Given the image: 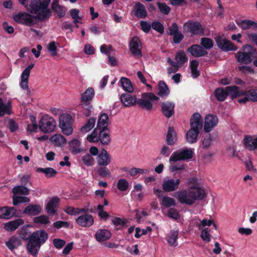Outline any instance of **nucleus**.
<instances>
[{"label":"nucleus","instance_id":"44","mask_svg":"<svg viewBox=\"0 0 257 257\" xmlns=\"http://www.w3.org/2000/svg\"><path fill=\"white\" fill-rule=\"evenodd\" d=\"M200 44L203 49H210L213 46V42L212 39L209 38L203 37L201 39Z\"/></svg>","mask_w":257,"mask_h":257},{"label":"nucleus","instance_id":"57","mask_svg":"<svg viewBox=\"0 0 257 257\" xmlns=\"http://www.w3.org/2000/svg\"><path fill=\"white\" fill-rule=\"evenodd\" d=\"M27 13L20 12L17 14L13 15V19L17 23L24 25L25 15Z\"/></svg>","mask_w":257,"mask_h":257},{"label":"nucleus","instance_id":"25","mask_svg":"<svg viewBox=\"0 0 257 257\" xmlns=\"http://www.w3.org/2000/svg\"><path fill=\"white\" fill-rule=\"evenodd\" d=\"M42 208L40 205L30 204L23 211L25 214L29 216H35L42 212Z\"/></svg>","mask_w":257,"mask_h":257},{"label":"nucleus","instance_id":"31","mask_svg":"<svg viewBox=\"0 0 257 257\" xmlns=\"http://www.w3.org/2000/svg\"><path fill=\"white\" fill-rule=\"evenodd\" d=\"M236 23L243 30H248L251 28L257 29V23L251 20H241L236 21Z\"/></svg>","mask_w":257,"mask_h":257},{"label":"nucleus","instance_id":"46","mask_svg":"<svg viewBox=\"0 0 257 257\" xmlns=\"http://www.w3.org/2000/svg\"><path fill=\"white\" fill-rule=\"evenodd\" d=\"M82 161L86 166H92L94 164L95 160L90 154H86L82 157Z\"/></svg>","mask_w":257,"mask_h":257},{"label":"nucleus","instance_id":"19","mask_svg":"<svg viewBox=\"0 0 257 257\" xmlns=\"http://www.w3.org/2000/svg\"><path fill=\"white\" fill-rule=\"evenodd\" d=\"M16 209L14 207L4 206L0 208V219H10L16 215Z\"/></svg>","mask_w":257,"mask_h":257},{"label":"nucleus","instance_id":"18","mask_svg":"<svg viewBox=\"0 0 257 257\" xmlns=\"http://www.w3.org/2000/svg\"><path fill=\"white\" fill-rule=\"evenodd\" d=\"M97 166H107L111 162V157L107 151L103 149L96 158Z\"/></svg>","mask_w":257,"mask_h":257},{"label":"nucleus","instance_id":"35","mask_svg":"<svg viewBox=\"0 0 257 257\" xmlns=\"http://www.w3.org/2000/svg\"><path fill=\"white\" fill-rule=\"evenodd\" d=\"M158 89V95L162 98L167 97L170 94L169 87L164 81H160L159 82Z\"/></svg>","mask_w":257,"mask_h":257},{"label":"nucleus","instance_id":"16","mask_svg":"<svg viewBox=\"0 0 257 257\" xmlns=\"http://www.w3.org/2000/svg\"><path fill=\"white\" fill-rule=\"evenodd\" d=\"M75 221L81 227H89L93 224L94 219L91 214H83L78 217Z\"/></svg>","mask_w":257,"mask_h":257},{"label":"nucleus","instance_id":"7","mask_svg":"<svg viewBox=\"0 0 257 257\" xmlns=\"http://www.w3.org/2000/svg\"><path fill=\"white\" fill-rule=\"evenodd\" d=\"M183 29L184 33L190 34L191 37L204 35V29L198 21L189 20L183 24Z\"/></svg>","mask_w":257,"mask_h":257},{"label":"nucleus","instance_id":"45","mask_svg":"<svg viewBox=\"0 0 257 257\" xmlns=\"http://www.w3.org/2000/svg\"><path fill=\"white\" fill-rule=\"evenodd\" d=\"M178 231L177 230H171L169 235H168L167 240L168 243L172 246L175 244L177 241L178 236Z\"/></svg>","mask_w":257,"mask_h":257},{"label":"nucleus","instance_id":"4","mask_svg":"<svg viewBox=\"0 0 257 257\" xmlns=\"http://www.w3.org/2000/svg\"><path fill=\"white\" fill-rule=\"evenodd\" d=\"M203 126V120L198 112L194 113L190 119L191 128L186 133L187 141L190 144H193L197 141L199 130Z\"/></svg>","mask_w":257,"mask_h":257},{"label":"nucleus","instance_id":"14","mask_svg":"<svg viewBox=\"0 0 257 257\" xmlns=\"http://www.w3.org/2000/svg\"><path fill=\"white\" fill-rule=\"evenodd\" d=\"M180 182V179L165 180L163 182L162 188L165 192H173L178 189Z\"/></svg>","mask_w":257,"mask_h":257},{"label":"nucleus","instance_id":"29","mask_svg":"<svg viewBox=\"0 0 257 257\" xmlns=\"http://www.w3.org/2000/svg\"><path fill=\"white\" fill-rule=\"evenodd\" d=\"M111 236L110 232L106 229L98 230L95 234L96 240L99 242L106 241L109 239Z\"/></svg>","mask_w":257,"mask_h":257},{"label":"nucleus","instance_id":"37","mask_svg":"<svg viewBox=\"0 0 257 257\" xmlns=\"http://www.w3.org/2000/svg\"><path fill=\"white\" fill-rule=\"evenodd\" d=\"M121 87L123 90L129 93L132 92L134 91V87L131 80L126 78L122 77L120 80Z\"/></svg>","mask_w":257,"mask_h":257},{"label":"nucleus","instance_id":"39","mask_svg":"<svg viewBox=\"0 0 257 257\" xmlns=\"http://www.w3.org/2000/svg\"><path fill=\"white\" fill-rule=\"evenodd\" d=\"M214 95L217 100L223 101L228 96V93L226 89L224 90L223 88L219 87L215 90Z\"/></svg>","mask_w":257,"mask_h":257},{"label":"nucleus","instance_id":"42","mask_svg":"<svg viewBox=\"0 0 257 257\" xmlns=\"http://www.w3.org/2000/svg\"><path fill=\"white\" fill-rule=\"evenodd\" d=\"M175 60L179 65V67L188 61V58L184 51H180L176 53Z\"/></svg>","mask_w":257,"mask_h":257},{"label":"nucleus","instance_id":"48","mask_svg":"<svg viewBox=\"0 0 257 257\" xmlns=\"http://www.w3.org/2000/svg\"><path fill=\"white\" fill-rule=\"evenodd\" d=\"M14 194H21L25 195L29 194V189L24 186H18L15 187L13 189Z\"/></svg>","mask_w":257,"mask_h":257},{"label":"nucleus","instance_id":"38","mask_svg":"<svg viewBox=\"0 0 257 257\" xmlns=\"http://www.w3.org/2000/svg\"><path fill=\"white\" fill-rule=\"evenodd\" d=\"M96 118L94 117H90L80 128V132L82 133H86L90 131L95 125Z\"/></svg>","mask_w":257,"mask_h":257},{"label":"nucleus","instance_id":"60","mask_svg":"<svg viewBox=\"0 0 257 257\" xmlns=\"http://www.w3.org/2000/svg\"><path fill=\"white\" fill-rule=\"evenodd\" d=\"M52 9L57 13L59 18H63L65 15L66 11L61 6H57Z\"/></svg>","mask_w":257,"mask_h":257},{"label":"nucleus","instance_id":"27","mask_svg":"<svg viewBox=\"0 0 257 257\" xmlns=\"http://www.w3.org/2000/svg\"><path fill=\"white\" fill-rule=\"evenodd\" d=\"M69 150L73 155H77L84 150L80 148L81 142L78 139H74L69 142Z\"/></svg>","mask_w":257,"mask_h":257},{"label":"nucleus","instance_id":"20","mask_svg":"<svg viewBox=\"0 0 257 257\" xmlns=\"http://www.w3.org/2000/svg\"><path fill=\"white\" fill-rule=\"evenodd\" d=\"M174 103L170 101L163 102L161 105L163 114L167 118H170L174 114Z\"/></svg>","mask_w":257,"mask_h":257},{"label":"nucleus","instance_id":"10","mask_svg":"<svg viewBox=\"0 0 257 257\" xmlns=\"http://www.w3.org/2000/svg\"><path fill=\"white\" fill-rule=\"evenodd\" d=\"M159 99V97L152 92H144L142 94V98L137 99V104L143 109L151 110L153 108V104L148 100L153 101Z\"/></svg>","mask_w":257,"mask_h":257},{"label":"nucleus","instance_id":"3","mask_svg":"<svg viewBox=\"0 0 257 257\" xmlns=\"http://www.w3.org/2000/svg\"><path fill=\"white\" fill-rule=\"evenodd\" d=\"M206 196L204 190L200 187H190L188 189L178 191L175 197L181 204L193 205L196 200H201Z\"/></svg>","mask_w":257,"mask_h":257},{"label":"nucleus","instance_id":"55","mask_svg":"<svg viewBox=\"0 0 257 257\" xmlns=\"http://www.w3.org/2000/svg\"><path fill=\"white\" fill-rule=\"evenodd\" d=\"M98 129L94 128L92 133L87 136V140L90 143H97L98 142Z\"/></svg>","mask_w":257,"mask_h":257},{"label":"nucleus","instance_id":"32","mask_svg":"<svg viewBox=\"0 0 257 257\" xmlns=\"http://www.w3.org/2000/svg\"><path fill=\"white\" fill-rule=\"evenodd\" d=\"M228 95H230L232 99L240 97L244 93L243 90H239L236 86H229L226 87Z\"/></svg>","mask_w":257,"mask_h":257},{"label":"nucleus","instance_id":"5","mask_svg":"<svg viewBox=\"0 0 257 257\" xmlns=\"http://www.w3.org/2000/svg\"><path fill=\"white\" fill-rule=\"evenodd\" d=\"M241 50L242 51H238L235 54L236 61L245 65L250 64L256 54V49L252 46L246 44L242 46Z\"/></svg>","mask_w":257,"mask_h":257},{"label":"nucleus","instance_id":"13","mask_svg":"<svg viewBox=\"0 0 257 257\" xmlns=\"http://www.w3.org/2000/svg\"><path fill=\"white\" fill-rule=\"evenodd\" d=\"M141 41L137 36H135L132 38L130 42V50L132 54L136 56L141 57L142 56L141 52V46L140 45Z\"/></svg>","mask_w":257,"mask_h":257},{"label":"nucleus","instance_id":"41","mask_svg":"<svg viewBox=\"0 0 257 257\" xmlns=\"http://www.w3.org/2000/svg\"><path fill=\"white\" fill-rule=\"evenodd\" d=\"M37 172L44 173L47 178L54 177L57 173V172L54 169L51 167H47L45 168H38L37 169Z\"/></svg>","mask_w":257,"mask_h":257},{"label":"nucleus","instance_id":"24","mask_svg":"<svg viewBox=\"0 0 257 257\" xmlns=\"http://www.w3.org/2000/svg\"><path fill=\"white\" fill-rule=\"evenodd\" d=\"M24 224V221L21 218H18L10 221L4 224V228L8 231L12 232L18 228L21 225Z\"/></svg>","mask_w":257,"mask_h":257},{"label":"nucleus","instance_id":"21","mask_svg":"<svg viewBox=\"0 0 257 257\" xmlns=\"http://www.w3.org/2000/svg\"><path fill=\"white\" fill-rule=\"evenodd\" d=\"M60 203V199L57 196L53 197L47 203L46 210L48 214L55 215L56 214V208Z\"/></svg>","mask_w":257,"mask_h":257},{"label":"nucleus","instance_id":"34","mask_svg":"<svg viewBox=\"0 0 257 257\" xmlns=\"http://www.w3.org/2000/svg\"><path fill=\"white\" fill-rule=\"evenodd\" d=\"M177 141L176 132L172 127H169L166 135V142L169 146H173Z\"/></svg>","mask_w":257,"mask_h":257},{"label":"nucleus","instance_id":"54","mask_svg":"<svg viewBox=\"0 0 257 257\" xmlns=\"http://www.w3.org/2000/svg\"><path fill=\"white\" fill-rule=\"evenodd\" d=\"M210 229L208 228L202 229L200 234V237L203 240L209 242L211 240V235L209 233Z\"/></svg>","mask_w":257,"mask_h":257},{"label":"nucleus","instance_id":"12","mask_svg":"<svg viewBox=\"0 0 257 257\" xmlns=\"http://www.w3.org/2000/svg\"><path fill=\"white\" fill-rule=\"evenodd\" d=\"M215 40L217 46L223 51H235L238 49V47L234 43L226 39H223L220 36H217Z\"/></svg>","mask_w":257,"mask_h":257},{"label":"nucleus","instance_id":"59","mask_svg":"<svg viewBox=\"0 0 257 257\" xmlns=\"http://www.w3.org/2000/svg\"><path fill=\"white\" fill-rule=\"evenodd\" d=\"M178 31L179 30L178 24L176 23H173L171 26L168 28L167 33L170 36H172Z\"/></svg>","mask_w":257,"mask_h":257},{"label":"nucleus","instance_id":"47","mask_svg":"<svg viewBox=\"0 0 257 257\" xmlns=\"http://www.w3.org/2000/svg\"><path fill=\"white\" fill-rule=\"evenodd\" d=\"M128 182L125 179L121 178L118 180L117 188L119 191L122 192L126 191L128 189Z\"/></svg>","mask_w":257,"mask_h":257},{"label":"nucleus","instance_id":"58","mask_svg":"<svg viewBox=\"0 0 257 257\" xmlns=\"http://www.w3.org/2000/svg\"><path fill=\"white\" fill-rule=\"evenodd\" d=\"M47 49L51 53V56H55L57 55V48L55 41H52L48 44Z\"/></svg>","mask_w":257,"mask_h":257},{"label":"nucleus","instance_id":"62","mask_svg":"<svg viewBox=\"0 0 257 257\" xmlns=\"http://www.w3.org/2000/svg\"><path fill=\"white\" fill-rule=\"evenodd\" d=\"M212 138L211 134H208L204 137L202 140V145L203 148H208L210 147Z\"/></svg>","mask_w":257,"mask_h":257},{"label":"nucleus","instance_id":"2","mask_svg":"<svg viewBox=\"0 0 257 257\" xmlns=\"http://www.w3.org/2000/svg\"><path fill=\"white\" fill-rule=\"evenodd\" d=\"M51 0H31L29 7L30 13L35 16L26 13L24 20V25L31 27L36 24L35 19L43 21L51 16V11L48 9Z\"/></svg>","mask_w":257,"mask_h":257},{"label":"nucleus","instance_id":"11","mask_svg":"<svg viewBox=\"0 0 257 257\" xmlns=\"http://www.w3.org/2000/svg\"><path fill=\"white\" fill-rule=\"evenodd\" d=\"M193 156V151L188 148H185L174 152L170 156L169 162H176L179 161L189 160L192 158Z\"/></svg>","mask_w":257,"mask_h":257},{"label":"nucleus","instance_id":"33","mask_svg":"<svg viewBox=\"0 0 257 257\" xmlns=\"http://www.w3.org/2000/svg\"><path fill=\"white\" fill-rule=\"evenodd\" d=\"M108 125V115L105 113H102L98 118V120L97 123V126L95 128H97L98 130L100 128H109Z\"/></svg>","mask_w":257,"mask_h":257},{"label":"nucleus","instance_id":"23","mask_svg":"<svg viewBox=\"0 0 257 257\" xmlns=\"http://www.w3.org/2000/svg\"><path fill=\"white\" fill-rule=\"evenodd\" d=\"M109 128H100L98 131V140L102 145H107L110 142Z\"/></svg>","mask_w":257,"mask_h":257},{"label":"nucleus","instance_id":"51","mask_svg":"<svg viewBox=\"0 0 257 257\" xmlns=\"http://www.w3.org/2000/svg\"><path fill=\"white\" fill-rule=\"evenodd\" d=\"M157 5L161 13L164 15H167L169 14L171 11V8L165 3L157 2Z\"/></svg>","mask_w":257,"mask_h":257},{"label":"nucleus","instance_id":"63","mask_svg":"<svg viewBox=\"0 0 257 257\" xmlns=\"http://www.w3.org/2000/svg\"><path fill=\"white\" fill-rule=\"evenodd\" d=\"M172 36H173V42L174 44H176L180 43L184 38L183 34L180 31H178V32L175 34L173 35Z\"/></svg>","mask_w":257,"mask_h":257},{"label":"nucleus","instance_id":"64","mask_svg":"<svg viewBox=\"0 0 257 257\" xmlns=\"http://www.w3.org/2000/svg\"><path fill=\"white\" fill-rule=\"evenodd\" d=\"M246 91L250 101H257V89H251Z\"/></svg>","mask_w":257,"mask_h":257},{"label":"nucleus","instance_id":"52","mask_svg":"<svg viewBox=\"0 0 257 257\" xmlns=\"http://www.w3.org/2000/svg\"><path fill=\"white\" fill-rule=\"evenodd\" d=\"M152 28L157 32L163 34L164 33V27L163 25L159 21H156L152 23Z\"/></svg>","mask_w":257,"mask_h":257},{"label":"nucleus","instance_id":"15","mask_svg":"<svg viewBox=\"0 0 257 257\" xmlns=\"http://www.w3.org/2000/svg\"><path fill=\"white\" fill-rule=\"evenodd\" d=\"M218 122V119L216 115L209 114L205 118L204 130L206 133H209L216 126Z\"/></svg>","mask_w":257,"mask_h":257},{"label":"nucleus","instance_id":"17","mask_svg":"<svg viewBox=\"0 0 257 257\" xmlns=\"http://www.w3.org/2000/svg\"><path fill=\"white\" fill-rule=\"evenodd\" d=\"M187 51L195 57H201L208 54V52L198 44L192 45L187 49Z\"/></svg>","mask_w":257,"mask_h":257},{"label":"nucleus","instance_id":"8","mask_svg":"<svg viewBox=\"0 0 257 257\" xmlns=\"http://www.w3.org/2000/svg\"><path fill=\"white\" fill-rule=\"evenodd\" d=\"M56 126V121L48 114L43 115L39 122V129L44 133H51L54 132Z\"/></svg>","mask_w":257,"mask_h":257},{"label":"nucleus","instance_id":"36","mask_svg":"<svg viewBox=\"0 0 257 257\" xmlns=\"http://www.w3.org/2000/svg\"><path fill=\"white\" fill-rule=\"evenodd\" d=\"M22 244V241L20 238L16 236H12L8 241L6 242V246L11 250L18 248Z\"/></svg>","mask_w":257,"mask_h":257},{"label":"nucleus","instance_id":"43","mask_svg":"<svg viewBox=\"0 0 257 257\" xmlns=\"http://www.w3.org/2000/svg\"><path fill=\"white\" fill-rule=\"evenodd\" d=\"M161 204L165 207L169 208L171 206H175L176 201L173 198L165 196L163 197Z\"/></svg>","mask_w":257,"mask_h":257},{"label":"nucleus","instance_id":"61","mask_svg":"<svg viewBox=\"0 0 257 257\" xmlns=\"http://www.w3.org/2000/svg\"><path fill=\"white\" fill-rule=\"evenodd\" d=\"M8 125L10 131L11 133H14L19 129L18 123L13 119H10L8 121Z\"/></svg>","mask_w":257,"mask_h":257},{"label":"nucleus","instance_id":"1","mask_svg":"<svg viewBox=\"0 0 257 257\" xmlns=\"http://www.w3.org/2000/svg\"><path fill=\"white\" fill-rule=\"evenodd\" d=\"M28 227V225L23 226L20 231V235L23 240H28V252L33 256H37L41 245L48 239V234L45 230L40 229L29 235Z\"/></svg>","mask_w":257,"mask_h":257},{"label":"nucleus","instance_id":"30","mask_svg":"<svg viewBox=\"0 0 257 257\" xmlns=\"http://www.w3.org/2000/svg\"><path fill=\"white\" fill-rule=\"evenodd\" d=\"M243 141L246 148L249 151L257 149V137L253 138L250 136H245Z\"/></svg>","mask_w":257,"mask_h":257},{"label":"nucleus","instance_id":"49","mask_svg":"<svg viewBox=\"0 0 257 257\" xmlns=\"http://www.w3.org/2000/svg\"><path fill=\"white\" fill-rule=\"evenodd\" d=\"M33 221L35 223H40L42 224H47L50 223L49 217L45 215H41L35 217L33 219Z\"/></svg>","mask_w":257,"mask_h":257},{"label":"nucleus","instance_id":"50","mask_svg":"<svg viewBox=\"0 0 257 257\" xmlns=\"http://www.w3.org/2000/svg\"><path fill=\"white\" fill-rule=\"evenodd\" d=\"M128 222V220L126 218H121L120 217H114L112 219V223L115 226H121L122 227H125Z\"/></svg>","mask_w":257,"mask_h":257},{"label":"nucleus","instance_id":"40","mask_svg":"<svg viewBox=\"0 0 257 257\" xmlns=\"http://www.w3.org/2000/svg\"><path fill=\"white\" fill-rule=\"evenodd\" d=\"M50 140L56 146H62L66 143V140L62 135L56 134L53 135Z\"/></svg>","mask_w":257,"mask_h":257},{"label":"nucleus","instance_id":"56","mask_svg":"<svg viewBox=\"0 0 257 257\" xmlns=\"http://www.w3.org/2000/svg\"><path fill=\"white\" fill-rule=\"evenodd\" d=\"M168 216L174 220H178L180 218L179 212L174 208H171L168 210Z\"/></svg>","mask_w":257,"mask_h":257},{"label":"nucleus","instance_id":"9","mask_svg":"<svg viewBox=\"0 0 257 257\" xmlns=\"http://www.w3.org/2000/svg\"><path fill=\"white\" fill-rule=\"evenodd\" d=\"M72 123L73 119L71 115L65 113L60 115L59 125L64 135L69 136L72 133Z\"/></svg>","mask_w":257,"mask_h":257},{"label":"nucleus","instance_id":"26","mask_svg":"<svg viewBox=\"0 0 257 257\" xmlns=\"http://www.w3.org/2000/svg\"><path fill=\"white\" fill-rule=\"evenodd\" d=\"M98 176L105 179L111 177V172L107 166H96L93 170Z\"/></svg>","mask_w":257,"mask_h":257},{"label":"nucleus","instance_id":"53","mask_svg":"<svg viewBox=\"0 0 257 257\" xmlns=\"http://www.w3.org/2000/svg\"><path fill=\"white\" fill-rule=\"evenodd\" d=\"M30 201V199L25 196H14L13 199V203L14 205H18L21 203H28Z\"/></svg>","mask_w":257,"mask_h":257},{"label":"nucleus","instance_id":"22","mask_svg":"<svg viewBox=\"0 0 257 257\" xmlns=\"http://www.w3.org/2000/svg\"><path fill=\"white\" fill-rule=\"evenodd\" d=\"M120 100L125 106L131 107L137 104V98L135 95H132L130 93H124L121 95Z\"/></svg>","mask_w":257,"mask_h":257},{"label":"nucleus","instance_id":"28","mask_svg":"<svg viewBox=\"0 0 257 257\" xmlns=\"http://www.w3.org/2000/svg\"><path fill=\"white\" fill-rule=\"evenodd\" d=\"M135 9V15L137 17L141 19H145L147 16V12L145 6L140 2H138L136 4Z\"/></svg>","mask_w":257,"mask_h":257},{"label":"nucleus","instance_id":"6","mask_svg":"<svg viewBox=\"0 0 257 257\" xmlns=\"http://www.w3.org/2000/svg\"><path fill=\"white\" fill-rule=\"evenodd\" d=\"M94 95V90L92 87H89L85 91L81 94V103L80 105L84 108L83 114L85 116H89L91 114L92 106L90 101Z\"/></svg>","mask_w":257,"mask_h":257}]
</instances>
